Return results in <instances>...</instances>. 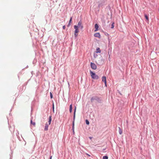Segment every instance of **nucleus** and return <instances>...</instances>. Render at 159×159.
<instances>
[{"mask_svg": "<svg viewBox=\"0 0 159 159\" xmlns=\"http://www.w3.org/2000/svg\"><path fill=\"white\" fill-rule=\"evenodd\" d=\"M52 156H51L50 157V159H52Z\"/></svg>", "mask_w": 159, "mask_h": 159, "instance_id": "30", "label": "nucleus"}, {"mask_svg": "<svg viewBox=\"0 0 159 159\" xmlns=\"http://www.w3.org/2000/svg\"><path fill=\"white\" fill-rule=\"evenodd\" d=\"M97 56V55H95V54H94V58H96Z\"/></svg>", "mask_w": 159, "mask_h": 159, "instance_id": "24", "label": "nucleus"}, {"mask_svg": "<svg viewBox=\"0 0 159 159\" xmlns=\"http://www.w3.org/2000/svg\"><path fill=\"white\" fill-rule=\"evenodd\" d=\"M49 125L47 123H46L45 124V128L44 129V131H47L48 130V127Z\"/></svg>", "mask_w": 159, "mask_h": 159, "instance_id": "7", "label": "nucleus"}, {"mask_svg": "<svg viewBox=\"0 0 159 159\" xmlns=\"http://www.w3.org/2000/svg\"><path fill=\"white\" fill-rule=\"evenodd\" d=\"M144 16L146 19V20H147L148 21L149 20V18L147 15L146 14H145Z\"/></svg>", "mask_w": 159, "mask_h": 159, "instance_id": "16", "label": "nucleus"}, {"mask_svg": "<svg viewBox=\"0 0 159 159\" xmlns=\"http://www.w3.org/2000/svg\"><path fill=\"white\" fill-rule=\"evenodd\" d=\"M75 30L74 31V35L75 38H76L78 35L77 33L79 32V31L78 30H77V27L76 26H74Z\"/></svg>", "mask_w": 159, "mask_h": 159, "instance_id": "4", "label": "nucleus"}, {"mask_svg": "<svg viewBox=\"0 0 159 159\" xmlns=\"http://www.w3.org/2000/svg\"><path fill=\"white\" fill-rule=\"evenodd\" d=\"M76 110V107H75V108L74 109V115H73V120L72 122V125L73 126H74V121L75 118V112Z\"/></svg>", "mask_w": 159, "mask_h": 159, "instance_id": "6", "label": "nucleus"}, {"mask_svg": "<svg viewBox=\"0 0 159 159\" xmlns=\"http://www.w3.org/2000/svg\"><path fill=\"white\" fill-rule=\"evenodd\" d=\"M95 31H96L98 30V25L97 24H96L95 25Z\"/></svg>", "mask_w": 159, "mask_h": 159, "instance_id": "9", "label": "nucleus"}, {"mask_svg": "<svg viewBox=\"0 0 159 159\" xmlns=\"http://www.w3.org/2000/svg\"><path fill=\"white\" fill-rule=\"evenodd\" d=\"M105 86L107 87V82L104 83Z\"/></svg>", "mask_w": 159, "mask_h": 159, "instance_id": "26", "label": "nucleus"}, {"mask_svg": "<svg viewBox=\"0 0 159 159\" xmlns=\"http://www.w3.org/2000/svg\"><path fill=\"white\" fill-rule=\"evenodd\" d=\"M72 17H71L70 18V20H69V23H71V22L72 20Z\"/></svg>", "mask_w": 159, "mask_h": 159, "instance_id": "20", "label": "nucleus"}, {"mask_svg": "<svg viewBox=\"0 0 159 159\" xmlns=\"http://www.w3.org/2000/svg\"><path fill=\"white\" fill-rule=\"evenodd\" d=\"M74 126H73L72 125V129H73V130H74Z\"/></svg>", "mask_w": 159, "mask_h": 159, "instance_id": "29", "label": "nucleus"}, {"mask_svg": "<svg viewBox=\"0 0 159 159\" xmlns=\"http://www.w3.org/2000/svg\"><path fill=\"white\" fill-rule=\"evenodd\" d=\"M100 61H101V62H102H102H103V59H102V58H101L100 59Z\"/></svg>", "mask_w": 159, "mask_h": 159, "instance_id": "22", "label": "nucleus"}, {"mask_svg": "<svg viewBox=\"0 0 159 159\" xmlns=\"http://www.w3.org/2000/svg\"><path fill=\"white\" fill-rule=\"evenodd\" d=\"M102 80L103 82H104V83L107 82L106 76H103L102 77Z\"/></svg>", "mask_w": 159, "mask_h": 159, "instance_id": "10", "label": "nucleus"}, {"mask_svg": "<svg viewBox=\"0 0 159 159\" xmlns=\"http://www.w3.org/2000/svg\"><path fill=\"white\" fill-rule=\"evenodd\" d=\"M86 154L89 157L90 156V155H89L88 154L86 153Z\"/></svg>", "mask_w": 159, "mask_h": 159, "instance_id": "28", "label": "nucleus"}, {"mask_svg": "<svg viewBox=\"0 0 159 159\" xmlns=\"http://www.w3.org/2000/svg\"><path fill=\"white\" fill-rule=\"evenodd\" d=\"M90 73L92 78L94 80H98L99 79V76L94 73L91 70H90Z\"/></svg>", "mask_w": 159, "mask_h": 159, "instance_id": "2", "label": "nucleus"}, {"mask_svg": "<svg viewBox=\"0 0 159 159\" xmlns=\"http://www.w3.org/2000/svg\"><path fill=\"white\" fill-rule=\"evenodd\" d=\"M74 26L76 27V28L77 30H78V28H79L81 30H82L83 28V25H82L81 21H80L78 22L77 25H75Z\"/></svg>", "mask_w": 159, "mask_h": 159, "instance_id": "3", "label": "nucleus"}, {"mask_svg": "<svg viewBox=\"0 0 159 159\" xmlns=\"http://www.w3.org/2000/svg\"><path fill=\"white\" fill-rule=\"evenodd\" d=\"M65 28H66V27H65V25H64L62 27V28H63V29H64V30H65Z\"/></svg>", "mask_w": 159, "mask_h": 159, "instance_id": "25", "label": "nucleus"}, {"mask_svg": "<svg viewBox=\"0 0 159 159\" xmlns=\"http://www.w3.org/2000/svg\"><path fill=\"white\" fill-rule=\"evenodd\" d=\"M101 52V50H100V49L99 48H97L96 49V52L97 53H100Z\"/></svg>", "mask_w": 159, "mask_h": 159, "instance_id": "12", "label": "nucleus"}, {"mask_svg": "<svg viewBox=\"0 0 159 159\" xmlns=\"http://www.w3.org/2000/svg\"><path fill=\"white\" fill-rule=\"evenodd\" d=\"M51 120H52V116H49V120L48 121V124L49 125H50L51 124Z\"/></svg>", "mask_w": 159, "mask_h": 159, "instance_id": "11", "label": "nucleus"}, {"mask_svg": "<svg viewBox=\"0 0 159 159\" xmlns=\"http://www.w3.org/2000/svg\"><path fill=\"white\" fill-rule=\"evenodd\" d=\"M95 100L99 103H101L102 102V100L98 97L96 96H93L91 99V102L92 103Z\"/></svg>", "mask_w": 159, "mask_h": 159, "instance_id": "1", "label": "nucleus"}, {"mask_svg": "<svg viewBox=\"0 0 159 159\" xmlns=\"http://www.w3.org/2000/svg\"><path fill=\"white\" fill-rule=\"evenodd\" d=\"M52 109H53V112H54V105L53 104V105H52Z\"/></svg>", "mask_w": 159, "mask_h": 159, "instance_id": "23", "label": "nucleus"}, {"mask_svg": "<svg viewBox=\"0 0 159 159\" xmlns=\"http://www.w3.org/2000/svg\"><path fill=\"white\" fill-rule=\"evenodd\" d=\"M72 105L70 104V109H69V111H70V113L72 111Z\"/></svg>", "mask_w": 159, "mask_h": 159, "instance_id": "13", "label": "nucleus"}, {"mask_svg": "<svg viewBox=\"0 0 159 159\" xmlns=\"http://www.w3.org/2000/svg\"><path fill=\"white\" fill-rule=\"evenodd\" d=\"M119 132L120 134H121L122 133V130L120 127H119Z\"/></svg>", "mask_w": 159, "mask_h": 159, "instance_id": "14", "label": "nucleus"}, {"mask_svg": "<svg viewBox=\"0 0 159 159\" xmlns=\"http://www.w3.org/2000/svg\"><path fill=\"white\" fill-rule=\"evenodd\" d=\"M70 23H69L68 24V27H69V26H70Z\"/></svg>", "mask_w": 159, "mask_h": 159, "instance_id": "27", "label": "nucleus"}, {"mask_svg": "<svg viewBox=\"0 0 159 159\" xmlns=\"http://www.w3.org/2000/svg\"><path fill=\"white\" fill-rule=\"evenodd\" d=\"M30 123L32 124L34 126H35V122H33L32 121V119L30 120Z\"/></svg>", "mask_w": 159, "mask_h": 159, "instance_id": "15", "label": "nucleus"}, {"mask_svg": "<svg viewBox=\"0 0 159 159\" xmlns=\"http://www.w3.org/2000/svg\"><path fill=\"white\" fill-rule=\"evenodd\" d=\"M90 66L91 68L93 70H96L97 69L96 65L93 62H91Z\"/></svg>", "mask_w": 159, "mask_h": 159, "instance_id": "5", "label": "nucleus"}, {"mask_svg": "<svg viewBox=\"0 0 159 159\" xmlns=\"http://www.w3.org/2000/svg\"><path fill=\"white\" fill-rule=\"evenodd\" d=\"M86 124L87 125H89V121L87 120H86Z\"/></svg>", "mask_w": 159, "mask_h": 159, "instance_id": "18", "label": "nucleus"}, {"mask_svg": "<svg viewBox=\"0 0 159 159\" xmlns=\"http://www.w3.org/2000/svg\"><path fill=\"white\" fill-rule=\"evenodd\" d=\"M50 96L51 98H52V94L51 92H50Z\"/></svg>", "mask_w": 159, "mask_h": 159, "instance_id": "21", "label": "nucleus"}, {"mask_svg": "<svg viewBox=\"0 0 159 159\" xmlns=\"http://www.w3.org/2000/svg\"><path fill=\"white\" fill-rule=\"evenodd\" d=\"M108 157L107 156H104L103 157L102 159H108Z\"/></svg>", "mask_w": 159, "mask_h": 159, "instance_id": "17", "label": "nucleus"}, {"mask_svg": "<svg viewBox=\"0 0 159 159\" xmlns=\"http://www.w3.org/2000/svg\"><path fill=\"white\" fill-rule=\"evenodd\" d=\"M94 37H98L99 38H100V35L99 33H97L95 34L94 35Z\"/></svg>", "mask_w": 159, "mask_h": 159, "instance_id": "8", "label": "nucleus"}, {"mask_svg": "<svg viewBox=\"0 0 159 159\" xmlns=\"http://www.w3.org/2000/svg\"><path fill=\"white\" fill-rule=\"evenodd\" d=\"M114 23H113L111 25V29H113L114 28Z\"/></svg>", "mask_w": 159, "mask_h": 159, "instance_id": "19", "label": "nucleus"}]
</instances>
